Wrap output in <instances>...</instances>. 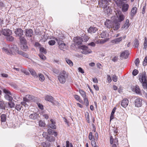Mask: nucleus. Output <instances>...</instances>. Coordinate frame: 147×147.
Wrapping results in <instances>:
<instances>
[{"instance_id":"obj_5","label":"nucleus","mask_w":147,"mask_h":147,"mask_svg":"<svg viewBox=\"0 0 147 147\" xmlns=\"http://www.w3.org/2000/svg\"><path fill=\"white\" fill-rule=\"evenodd\" d=\"M9 54H19L20 51H19L16 45L11 46L9 48Z\"/></svg>"},{"instance_id":"obj_62","label":"nucleus","mask_w":147,"mask_h":147,"mask_svg":"<svg viewBox=\"0 0 147 147\" xmlns=\"http://www.w3.org/2000/svg\"><path fill=\"white\" fill-rule=\"evenodd\" d=\"M50 127L53 129H56V126L55 124H50V125H49Z\"/></svg>"},{"instance_id":"obj_7","label":"nucleus","mask_w":147,"mask_h":147,"mask_svg":"<svg viewBox=\"0 0 147 147\" xmlns=\"http://www.w3.org/2000/svg\"><path fill=\"white\" fill-rule=\"evenodd\" d=\"M109 4L107 1L105 0H100L98 1V5L100 8H104Z\"/></svg>"},{"instance_id":"obj_10","label":"nucleus","mask_w":147,"mask_h":147,"mask_svg":"<svg viewBox=\"0 0 147 147\" xmlns=\"http://www.w3.org/2000/svg\"><path fill=\"white\" fill-rule=\"evenodd\" d=\"M1 33L4 35L7 36L11 35L12 32L11 30L8 29H3L1 31Z\"/></svg>"},{"instance_id":"obj_1","label":"nucleus","mask_w":147,"mask_h":147,"mask_svg":"<svg viewBox=\"0 0 147 147\" xmlns=\"http://www.w3.org/2000/svg\"><path fill=\"white\" fill-rule=\"evenodd\" d=\"M68 74L65 71L63 70L60 72L57 78L59 82L63 84L66 82L67 79L68 77Z\"/></svg>"},{"instance_id":"obj_51","label":"nucleus","mask_w":147,"mask_h":147,"mask_svg":"<svg viewBox=\"0 0 147 147\" xmlns=\"http://www.w3.org/2000/svg\"><path fill=\"white\" fill-rule=\"evenodd\" d=\"M144 47L143 49H146L147 48V38H145V40L144 43Z\"/></svg>"},{"instance_id":"obj_31","label":"nucleus","mask_w":147,"mask_h":147,"mask_svg":"<svg viewBox=\"0 0 147 147\" xmlns=\"http://www.w3.org/2000/svg\"><path fill=\"white\" fill-rule=\"evenodd\" d=\"M11 95H5L4 97L7 100L9 101H12L13 99V98L10 96Z\"/></svg>"},{"instance_id":"obj_58","label":"nucleus","mask_w":147,"mask_h":147,"mask_svg":"<svg viewBox=\"0 0 147 147\" xmlns=\"http://www.w3.org/2000/svg\"><path fill=\"white\" fill-rule=\"evenodd\" d=\"M37 105L38 107L41 110H43L44 109V107L43 105L39 103H37Z\"/></svg>"},{"instance_id":"obj_34","label":"nucleus","mask_w":147,"mask_h":147,"mask_svg":"<svg viewBox=\"0 0 147 147\" xmlns=\"http://www.w3.org/2000/svg\"><path fill=\"white\" fill-rule=\"evenodd\" d=\"M0 108L2 109H5V104L3 100L0 101Z\"/></svg>"},{"instance_id":"obj_50","label":"nucleus","mask_w":147,"mask_h":147,"mask_svg":"<svg viewBox=\"0 0 147 147\" xmlns=\"http://www.w3.org/2000/svg\"><path fill=\"white\" fill-rule=\"evenodd\" d=\"M39 80L41 81H43L45 80V77L44 75L42 74H40L39 75Z\"/></svg>"},{"instance_id":"obj_40","label":"nucleus","mask_w":147,"mask_h":147,"mask_svg":"<svg viewBox=\"0 0 147 147\" xmlns=\"http://www.w3.org/2000/svg\"><path fill=\"white\" fill-rule=\"evenodd\" d=\"M89 38L87 36L85 35L84 36H83L82 37V42H86L89 39Z\"/></svg>"},{"instance_id":"obj_22","label":"nucleus","mask_w":147,"mask_h":147,"mask_svg":"<svg viewBox=\"0 0 147 147\" xmlns=\"http://www.w3.org/2000/svg\"><path fill=\"white\" fill-rule=\"evenodd\" d=\"M47 132L49 135H53L54 136L56 137L57 135V132L55 131L54 130L51 129H49L47 130Z\"/></svg>"},{"instance_id":"obj_13","label":"nucleus","mask_w":147,"mask_h":147,"mask_svg":"<svg viewBox=\"0 0 147 147\" xmlns=\"http://www.w3.org/2000/svg\"><path fill=\"white\" fill-rule=\"evenodd\" d=\"M25 35L26 36L31 37L33 34V31L31 29H26L24 30Z\"/></svg>"},{"instance_id":"obj_4","label":"nucleus","mask_w":147,"mask_h":147,"mask_svg":"<svg viewBox=\"0 0 147 147\" xmlns=\"http://www.w3.org/2000/svg\"><path fill=\"white\" fill-rule=\"evenodd\" d=\"M79 48L81 50V52L82 54L86 55L92 52L91 50L88 49V47L86 46H80L79 47Z\"/></svg>"},{"instance_id":"obj_61","label":"nucleus","mask_w":147,"mask_h":147,"mask_svg":"<svg viewBox=\"0 0 147 147\" xmlns=\"http://www.w3.org/2000/svg\"><path fill=\"white\" fill-rule=\"evenodd\" d=\"M21 71L22 72L25 74L26 75H28L30 74L29 72L26 69L22 70Z\"/></svg>"},{"instance_id":"obj_29","label":"nucleus","mask_w":147,"mask_h":147,"mask_svg":"<svg viewBox=\"0 0 147 147\" xmlns=\"http://www.w3.org/2000/svg\"><path fill=\"white\" fill-rule=\"evenodd\" d=\"M129 21L128 19H127L125 22V24L122 27V28L127 29L129 27Z\"/></svg>"},{"instance_id":"obj_38","label":"nucleus","mask_w":147,"mask_h":147,"mask_svg":"<svg viewBox=\"0 0 147 147\" xmlns=\"http://www.w3.org/2000/svg\"><path fill=\"white\" fill-rule=\"evenodd\" d=\"M89 139L90 140H95V137L92 135V132H90L88 136Z\"/></svg>"},{"instance_id":"obj_64","label":"nucleus","mask_w":147,"mask_h":147,"mask_svg":"<svg viewBox=\"0 0 147 147\" xmlns=\"http://www.w3.org/2000/svg\"><path fill=\"white\" fill-rule=\"evenodd\" d=\"M74 98L77 100H79L80 99V96L78 95L75 94L74 95Z\"/></svg>"},{"instance_id":"obj_39","label":"nucleus","mask_w":147,"mask_h":147,"mask_svg":"<svg viewBox=\"0 0 147 147\" xmlns=\"http://www.w3.org/2000/svg\"><path fill=\"white\" fill-rule=\"evenodd\" d=\"M3 92L5 94V95H12L11 92L7 89L4 88L3 89Z\"/></svg>"},{"instance_id":"obj_26","label":"nucleus","mask_w":147,"mask_h":147,"mask_svg":"<svg viewBox=\"0 0 147 147\" xmlns=\"http://www.w3.org/2000/svg\"><path fill=\"white\" fill-rule=\"evenodd\" d=\"M41 145L43 147H50L51 145L50 142L47 141L42 142Z\"/></svg>"},{"instance_id":"obj_49","label":"nucleus","mask_w":147,"mask_h":147,"mask_svg":"<svg viewBox=\"0 0 147 147\" xmlns=\"http://www.w3.org/2000/svg\"><path fill=\"white\" fill-rule=\"evenodd\" d=\"M61 38H55V40L57 42L58 45L64 43L62 40L61 39Z\"/></svg>"},{"instance_id":"obj_42","label":"nucleus","mask_w":147,"mask_h":147,"mask_svg":"<svg viewBox=\"0 0 147 147\" xmlns=\"http://www.w3.org/2000/svg\"><path fill=\"white\" fill-rule=\"evenodd\" d=\"M125 16L123 14H120L119 15V22H121L123 21L124 19Z\"/></svg>"},{"instance_id":"obj_12","label":"nucleus","mask_w":147,"mask_h":147,"mask_svg":"<svg viewBox=\"0 0 147 147\" xmlns=\"http://www.w3.org/2000/svg\"><path fill=\"white\" fill-rule=\"evenodd\" d=\"M114 22V21L107 19L106 21L105 22V26L108 28H111L113 26V25Z\"/></svg>"},{"instance_id":"obj_41","label":"nucleus","mask_w":147,"mask_h":147,"mask_svg":"<svg viewBox=\"0 0 147 147\" xmlns=\"http://www.w3.org/2000/svg\"><path fill=\"white\" fill-rule=\"evenodd\" d=\"M107 32L106 31H104L100 34L101 37L102 38H105L106 37Z\"/></svg>"},{"instance_id":"obj_60","label":"nucleus","mask_w":147,"mask_h":147,"mask_svg":"<svg viewBox=\"0 0 147 147\" xmlns=\"http://www.w3.org/2000/svg\"><path fill=\"white\" fill-rule=\"evenodd\" d=\"M113 80L115 82H116L117 81V77L116 75L114 74L112 77Z\"/></svg>"},{"instance_id":"obj_37","label":"nucleus","mask_w":147,"mask_h":147,"mask_svg":"<svg viewBox=\"0 0 147 147\" xmlns=\"http://www.w3.org/2000/svg\"><path fill=\"white\" fill-rule=\"evenodd\" d=\"M127 0H116L115 3L118 6H120L122 4L123 1H125Z\"/></svg>"},{"instance_id":"obj_47","label":"nucleus","mask_w":147,"mask_h":147,"mask_svg":"<svg viewBox=\"0 0 147 147\" xmlns=\"http://www.w3.org/2000/svg\"><path fill=\"white\" fill-rule=\"evenodd\" d=\"M39 125L42 127H44L45 125V124L44 122H43L42 120H40L39 121Z\"/></svg>"},{"instance_id":"obj_16","label":"nucleus","mask_w":147,"mask_h":147,"mask_svg":"<svg viewBox=\"0 0 147 147\" xmlns=\"http://www.w3.org/2000/svg\"><path fill=\"white\" fill-rule=\"evenodd\" d=\"M73 40L75 43L78 45L81 44L82 42V37L78 36L74 37Z\"/></svg>"},{"instance_id":"obj_52","label":"nucleus","mask_w":147,"mask_h":147,"mask_svg":"<svg viewBox=\"0 0 147 147\" xmlns=\"http://www.w3.org/2000/svg\"><path fill=\"white\" fill-rule=\"evenodd\" d=\"M48 43L50 45H53L55 44V41L54 40H51L49 41Z\"/></svg>"},{"instance_id":"obj_63","label":"nucleus","mask_w":147,"mask_h":147,"mask_svg":"<svg viewBox=\"0 0 147 147\" xmlns=\"http://www.w3.org/2000/svg\"><path fill=\"white\" fill-rule=\"evenodd\" d=\"M39 56L42 59L44 60L46 59L45 57L42 53L39 54Z\"/></svg>"},{"instance_id":"obj_18","label":"nucleus","mask_w":147,"mask_h":147,"mask_svg":"<svg viewBox=\"0 0 147 147\" xmlns=\"http://www.w3.org/2000/svg\"><path fill=\"white\" fill-rule=\"evenodd\" d=\"M103 9L105 13L107 15L111 13L112 12V9H111V7L108 5Z\"/></svg>"},{"instance_id":"obj_30","label":"nucleus","mask_w":147,"mask_h":147,"mask_svg":"<svg viewBox=\"0 0 147 147\" xmlns=\"http://www.w3.org/2000/svg\"><path fill=\"white\" fill-rule=\"evenodd\" d=\"M21 48L24 51H26L28 49V47L27 45V43L21 44Z\"/></svg>"},{"instance_id":"obj_6","label":"nucleus","mask_w":147,"mask_h":147,"mask_svg":"<svg viewBox=\"0 0 147 147\" xmlns=\"http://www.w3.org/2000/svg\"><path fill=\"white\" fill-rule=\"evenodd\" d=\"M134 103L135 107H141L142 105V98L138 97L136 98L134 101Z\"/></svg>"},{"instance_id":"obj_44","label":"nucleus","mask_w":147,"mask_h":147,"mask_svg":"<svg viewBox=\"0 0 147 147\" xmlns=\"http://www.w3.org/2000/svg\"><path fill=\"white\" fill-rule=\"evenodd\" d=\"M6 39L7 40L9 41H12L14 40V38L12 36H7Z\"/></svg>"},{"instance_id":"obj_23","label":"nucleus","mask_w":147,"mask_h":147,"mask_svg":"<svg viewBox=\"0 0 147 147\" xmlns=\"http://www.w3.org/2000/svg\"><path fill=\"white\" fill-rule=\"evenodd\" d=\"M129 5L127 4L124 3L122 7V11L123 12L127 11L129 9Z\"/></svg>"},{"instance_id":"obj_9","label":"nucleus","mask_w":147,"mask_h":147,"mask_svg":"<svg viewBox=\"0 0 147 147\" xmlns=\"http://www.w3.org/2000/svg\"><path fill=\"white\" fill-rule=\"evenodd\" d=\"M129 55V53L128 51L127 50H125L121 54L120 56V59H126L128 57Z\"/></svg>"},{"instance_id":"obj_17","label":"nucleus","mask_w":147,"mask_h":147,"mask_svg":"<svg viewBox=\"0 0 147 147\" xmlns=\"http://www.w3.org/2000/svg\"><path fill=\"white\" fill-rule=\"evenodd\" d=\"M43 137H44L48 141L51 142H53L55 140V138L53 136L45 135L43 136Z\"/></svg>"},{"instance_id":"obj_35","label":"nucleus","mask_w":147,"mask_h":147,"mask_svg":"<svg viewBox=\"0 0 147 147\" xmlns=\"http://www.w3.org/2000/svg\"><path fill=\"white\" fill-rule=\"evenodd\" d=\"M18 54L21 55L23 57L26 58H28L29 57V55L28 54L21 51H20V52Z\"/></svg>"},{"instance_id":"obj_55","label":"nucleus","mask_w":147,"mask_h":147,"mask_svg":"<svg viewBox=\"0 0 147 147\" xmlns=\"http://www.w3.org/2000/svg\"><path fill=\"white\" fill-rule=\"evenodd\" d=\"M52 71L54 73L57 74H58L59 72V70L56 68H53Z\"/></svg>"},{"instance_id":"obj_3","label":"nucleus","mask_w":147,"mask_h":147,"mask_svg":"<svg viewBox=\"0 0 147 147\" xmlns=\"http://www.w3.org/2000/svg\"><path fill=\"white\" fill-rule=\"evenodd\" d=\"M79 48L81 50V52L82 54L86 55L92 52L91 50L88 49V47L86 46H80L79 47Z\"/></svg>"},{"instance_id":"obj_28","label":"nucleus","mask_w":147,"mask_h":147,"mask_svg":"<svg viewBox=\"0 0 147 147\" xmlns=\"http://www.w3.org/2000/svg\"><path fill=\"white\" fill-rule=\"evenodd\" d=\"M133 43L134 46L136 48H138L139 45V42L137 38H135L134 40Z\"/></svg>"},{"instance_id":"obj_46","label":"nucleus","mask_w":147,"mask_h":147,"mask_svg":"<svg viewBox=\"0 0 147 147\" xmlns=\"http://www.w3.org/2000/svg\"><path fill=\"white\" fill-rule=\"evenodd\" d=\"M29 71L31 73V75L34 77H35L36 76V73L35 71L33 69H30L29 70Z\"/></svg>"},{"instance_id":"obj_56","label":"nucleus","mask_w":147,"mask_h":147,"mask_svg":"<svg viewBox=\"0 0 147 147\" xmlns=\"http://www.w3.org/2000/svg\"><path fill=\"white\" fill-rule=\"evenodd\" d=\"M87 113V115L86 116V120L87 122L89 123H90V118L89 117V114L88 112H86Z\"/></svg>"},{"instance_id":"obj_59","label":"nucleus","mask_w":147,"mask_h":147,"mask_svg":"<svg viewBox=\"0 0 147 147\" xmlns=\"http://www.w3.org/2000/svg\"><path fill=\"white\" fill-rule=\"evenodd\" d=\"M2 50L3 51L5 52L6 53H7L8 54H9L10 51L9 50L7 49L5 47H3L2 48Z\"/></svg>"},{"instance_id":"obj_25","label":"nucleus","mask_w":147,"mask_h":147,"mask_svg":"<svg viewBox=\"0 0 147 147\" xmlns=\"http://www.w3.org/2000/svg\"><path fill=\"white\" fill-rule=\"evenodd\" d=\"M19 39L21 44L27 43L26 40L24 36H22L19 37Z\"/></svg>"},{"instance_id":"obj_19","label":"nucleus","mask_w":147,"mask_h":147,"mask_svg":"<svg viewBox=\"0 0 147 147\" xmlns=\"http://www.w3.org/2000/svg\"><path fill=\"white\" fill-rule=\"evenodd\" d=\"M129 100L127 99H123L121 102V105L124 108H126L128 105Z\"/></svg>"},{"instance_id":"obj_48","label":"nucleus","mask_w":147,"mask_h":147,"mask_svg":"<svg viewBox=\"0 0 147 147\" xmlns=\"http://www.w3.org/2000/svg\"><path fill=\"white\" fill-rule=\"evenodd\" d=\"M40 51L42 54H46L47 53L46 49L43 47H42L40 48Z\"/></svg>"},{"instance_id":"obj_15","label":"nucleus","mask_w":147,"mask_h":147,"mask_svg":"<svg viewBox=\"0 0 147 147\" xmlns=\"http://www.w3.org/2000/svg\"><path fill=\"white\" fill-rule=\"evenodd\" d=\"M138 11V9L136 7H133L131 9L130 13V16L131 18H133L136 14Z\"/></svg>"},{"instance_id":"obj_54","label":"nucleus","mask_w":147,"mask_h":147,"mask_svg":"<svg viewBox=\"0 0 147 147\" xmlns=\"http://www.w3.org/2000/svg\"><path fill=\"white\" fill-rule=\"evenodd\" d=\"M138 71L136 69H134L132 72V75L134 76H136L138 73Z\"/></svg>"},{"instance_id":"obj_2","label":"nucleus","mask_w":147,"mask_h":147,"mask_svg":"<svg viewBox=\"0 0 147 147\" xmlns=\"http://www.w3.org/2000/svg\"><path fill=\"white\" fill-rule=\"evenodd\" d=\"M140 81L142 84V86L144 89H147V77L145 72L143 74L142 78L139 79Z\"/></svg>"},{"instance_id":"obj_57","label":"nucleus","mask_w":147,"mask_h":147,"mask_svg":"<svg viewBox=\"0 0 147 147\" xmlns=\"http://www.w3.org/2000/svg\"><path fill=\"white\" fill-rule=\"evenodd\" d=\"M59 45V47L61 49L64 48L65 46V44L64 43H61V44Z\"/></svg>"},{"instance_id":"obj_36","label":"nucleus","mask_w":147,"mask_h":147,"mask_svg":"<svg viewBox=\"0 0 147 147\" xmlns=\"http://www.w3.org/2000/svg\"><path fill=\"white\" fill-rule=\"evenodd\" d=\"M9 84L14 88H17L18 87V85L14 82H9Z\"/></svg>"},{"instance_id":"obj_27","label":"nucleus","mask_w":147,"mask_h":147,"mask_svg":"<svg viewBox=\"0 0 147 147\" xmlns=\"http://www.w3.org/2000/svg\"><path fill=\"white\" fill-rule=\"evenodd\" d=\"M123 39V38L121 37L119 38H115L112 40V42L115 44H117L118 43L120 42Z\"/></svg>"},{"instance_id":"obj_33","label":"nucleus","mask_w":147,"mask_h":147,"mask_svg":"<svg viewBox=\"0 0 147 147\" xmlns=\"http://www.w3.org/2000/svg\"><path fill=\"white\" fill-rule=\"evenodd\" d=\"M7 115L5 114H2L1 116V122H3L5 121L6 119Z\"/></svg>"},{"instance_id":"obj_53","label":"nucleus","mask_w":147,"mask_h":147,"mask_svg":"<svg viewBox=\"0 0 147 147\" xmlns=\"http://www.w3.org/2000/svg\"><path fill=\"white\" fill-rule=\"evenodd\" d=\"M84 103H86V105L88 107L89 105V102L88 98L86 97L84 98Z\"/></svg>"},{"instance_id":"obj_24","label":"nucleus","mask_w":147,"mask_h":147,"mask_svg":"<svg viewBox=\"0 0 147 147\" xmlns=\"http://www.w3.org/2000/svg\"><path fill=\"white\" fill-rule=\"evenodd\" d=\"M38 114L36 113H35L30 114L29 116V118L31 119H32L34 120L37 119Z\"/></svg>"},{"instance_id":"obj_45","label":"nucleus","mask_w":147,"mask_h":147,"mask_svg":"<svg viewBox=\"0 0 147 147\" xmlns=\"http://www.w3.org/2000/svg\"><path fill=\"white\" fill-rule=\"evenodd\" d=\"M22 107L21 105H17L15 107V109L18 111H20Z\"/></svg>"},{"instance_id":"obj_21","label":"nucleus","mask_w":147,"mask_h":147,"mask_svg":"<svg viewBox=\"0 0 147 147\" xmlns=\"http://www.w3.org/2000/svg\"><path fill=\"white\" fill-rule=\"evenodd\" d=\"M97 30L98 29L97 28L94 27L90 26L88 30V33L92 34L95 33Z\"/></svg>"},{"instance_id":"obj_43","label":"nucleus","mask_w":147,"mask_h":147,"mask_svg":"<svg viewBox=\"0 0 147 147\" xmlns=\"http://www.w3.org/2000/svg\"><path fill=\"white\" fill-rule=\"evenodd\" d=\"M9 106L10 108H12L14 107L15 105L14 102H13L12 101H10L8 102Z\"/></svg>"},{"instance_id":"obj_14","label":"nucleus","mask_w":147,"mask_h":147,"mask_svg":"<svg viewBox=\"0 0 147 147\" xmlns=\"http://www.w3.org/2000/svg\"><path fill=\"white\" fill-rule=\"evenodd\" d=\"M45 100L49 102H51L53 105H54L55 103V99L53 97L51 96L47 95L45 97Z\"/></svg>"},{"instance_id":"obj_20","label":"nucleus","mask_w":147,"mask_h":147,"mask_svg":"<svg viewBox=\"0 0 147 147\" xmlns=\"http://www.w3.org/2000/svg\"><path fill=\"white\" fill-rule=\"evenodd\" d=\"M113 26L111 28H113L114 30H117L120 28V24L118 22L114 21Z\"/></svg>"},{"instance_id":"obj_32","label":"nucleus","mask_w":147,"mask_h":147,"mask_svg":"<svg viewBox=\"0 0 147 147\" xmlns=\"http://www.w3.org/2000/svg\"><path fill=\"white\" fill-rule=\"evenodd\" d=\"M79 92L81 96L84 98L86 97V92L82 90L79 89Z\"/></svg>"},{"instance_id":"obj_11","label":"nucleus","mask_w":147,"mask_h":147,"mask_svg":"<svg viewBox=\"0 0 147 147\" xmlns=\"http://www.w3.org/2000/svg\"><path fill=\"white\" fill-rule=\"evenodd\" d=\"M131 88L133 91L135 92L136 94H141L140 90L138 85H136L135 86H131Z\"/></svg>"},{"instance_id":"obj_8","label":"nucleus","mask_w":147,"mask_h":147,"mask_svg":"<svg viewBox=\"0 0 147 147\" xmlns=\"http://www.w3.org/2000/svg\"><path fill=\"white\" fill-rule=\"evenodd\" d=\"M24 31L22 29L18 28L15 30L14 33L16 36L20 37L23 35Z\"/></svg>"}]
</instances>
